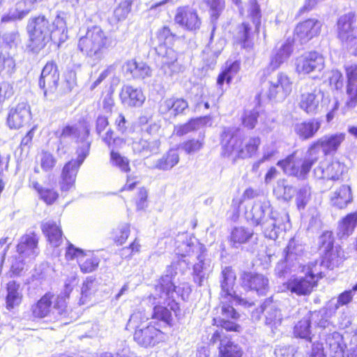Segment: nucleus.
<instances>
[{"mask_svg": "<svg viewBox=\"0 0 357 357\" xmlns=\"http://www.w3.org/2000/svg\"><path fill=\"white\" fill-rule=\"evenodd\" d=\"M345 137L344 132L325 135L310 145L303 158L292 154L278 161L277 165L285 174L305 178L312 166L318 160L321 149L325 155L335 153L344 141Z\"/></svg>", "mask_w": 357, "mask_h": 357, "instance_id": "nucleus-1", "label": "nucleus"}, {"mask_svg": "<svg viewBox=\"0 0 357 357\" xmlns=\"http://www.w3.org/2000/svg\"><path fill=\"white\" fill-rule=\"evenodd\" d=\"M110 162L113 167L118 168L121 172H128L130 170L129 160L113 149L110 153Z\"/></svg>", "mask_w": 357, "mask_h": 357, "instance_id": "nucleus-49", "label": "nucleus"}, {"mask_svg": "<svg viewBox=\"0 0 357 357\" xmlns=\"http://www.w3.org/2000/svg\"><path fill=\"white\" fill-rule=\"evenodd\" d=\"M202 248L201 245L198 243H195L190 240H186L183 241L181 244L177 246V254L182 256L185 257L187 255H190V253L195 252V250H199Z\"/></svg>", "mask_w": 357, "mask_h": 357, "instance_id": "nucleus-54", "label": "nucleus"}, {"mask_svg": "<svg viewBox=\"0 0 357 357\" xmlns=\"http://www.w3.org/2000/svg\"><path fill=\"white\" fill-rule=\"evenodd\" d=\"M209 8V12L212 20H217L225 9V0H204Z\"/></svg>", "mask_w": 357, "mask_h": 357, "instance_id": "nucleus-52", "label": "nucleus"}, {"mask_svg": "<svg viewBox=\"0 0 357 357\" xmlns=\"http://www.w3.org/2000/svg\"><path fill=\"white\" fill-rule=\"evenodd\" d=\"M38 239L34 233H29L22 236L17 246V257H13L11 261V270L15 274H19L24 266L30 262L38 254Z\"/></svg>", "mask_w": 357, "mask_h": 357, "instance_id": "nucleus-9", "label": "nucleus"}, {"mask_svg": "<svg viewBox=\"0 0 357 357\" xmlns=\"http://www.w3.org/2000/svg\"><path fill=\"white\" fill-rule=\"evenodd\" d=\"M239 69L240 63L238 61H227L224 69L218 77V86L221 87L225 82L229 84L232 78L238 73Z\"/></svg>", "mask_w": 357, "mask_h": 357, "instance_id": "nucleus-42", "label": "nucleus"}, {"mask_svg": "<svg viewBox=\"0 0 357 357\" xmlns=\"http://www.w3.org/2000/svg\"><path fill=\"white\" fill-rule=\"evenodd\" d=\"M315 285L313 279L306 275L305 277L295 278L287 282V289L298 296L310 294Z\"/></svg>", "mask_w": 357, "mask_h": 357, "instance_id": "nucleus-32", "label": "nucleus"}, {"mask_svg": "<svg viewBox=\"0 0 357 357\" xmlns=\"http://www.w3.org/2000/svg\"><path fill=\"white\" fill-rule=\"evenodd\" d=\"M243 284L245 287L255 291L259 295H266L268 290V280L261 274L245 273Z\"/></svg>", "mask_w": 357, "mask_h": 357, "instance_id": "nucleus-27", "label": "nucleus"}, {"mask_svg": "<svg viewBox=\"0 0 357 357\" xmlns=\"http://www.w3.org/2000/svg\"><path fill=\"white\" fill-rule=\"evenodd\" d=\"M245 218L253 225H261L264 236L272 240H275L285 229L284 219L288 215H279L273 211L270 202L266 198L257 199L245 212Z\"/></svg>", "mask_w": 357, "mask_h": 357, "instance_id": "nucleus-4", "label": "nucleus"}, {"mask_svg": "<svg viewBox=\"0 0 357 357\" xmlns=\"http://www.w3.org/2000/svg\"><path fill=\"white\" fill-rule=\"evenodd\" d=\"M174 34L168 26H163L157 31L158 45H172L175 39Z\"/></svg>", "mask_w": 357, "mask_h": 357, "instance_id": "nucleus-53", "label": "nucleus"}, {"mask_svg": "<svg viewBox=\"0 0 357 357\" xmlns=\"http://www.w3.org/2000/svg\"><path fill=\"white\" fill-rule=\"evenodd\" d=\"M130 229L128 223H122L113 231V238L119 245L123 244L130 235Z\"/></svg>", "mask_w": 357, "mask_h": 357, "instance_id": "nucleus-51", "label": "nucleus"}, {"mask_svg": "<svg viewBox=\"0 0 357 357\" xmlns=\"http://www.w3.org/2000/svg\"><path fill=\"white\" fill-rule=\"evenodd\" d=\"M112 45V39L98 26L88 28L77 42V49L95 63L105 58L107 50Z\"/></svg>", "mask_w": 357, "mask_h": 357, "instance_id": "nucleus-7", "label": "nucleus"}, {"mask_svg": "<svg viewBox=\"0 0 357 357\" xmlns=\"http://www.w3.org/2000/svg\"><path fill=\"white\" fill-rule=\"evenodd\" d=\"M188 107V102L183 98H170L161 101L159 112L169 116H176L183 114Z\"/></svg>", "mask_w": 357, "mask_h": 357, "instance_id": "nucleus-29", "label": "nucleus"}, {"mask_svg": "<svg viewBox=\"0 0 357 357\" xmlns=\"http://www.w3.org/2000/svg\"><path fill=\"white\" fill-rule=\"evenodd\" d=\"M96 282L95 279L88 278L84 282L81 290V299L82 304H84L90 296L96 291Z\"/></svg>", "mask_w": 357, "mask_h": 357, "instance_id": "nucleus-50", "label": "nucleus"}, {"mask_svg": "<svg viewBox=\"0 0 357 357\" xmlns=\"http://www.w3.org/2000/svg\"><path fill=\"white\" fill-rule=\"evenodd\" d=\"M264 310L266 317L265 324L275 333V331L281 325L282 315L278 309L276 303L271 300H266L264 303Z\"/></svg>", "mask_w": 357, "mask_h": 357, "instance_id": "nucleus-33", "label": "nucleus"}, {"mask_svg": "<svg viewBox=\"0 0 357 357\" xmlns=\"http://www.w3.org/2000/svg\"><path fill=\"white\" fill-rule=\"evenodd\" d=\"M298 312L303 315L294 326L293 333L296 337L305 339L307 341L312 340L311 321L313 317L318 316L316 312H312L306 309H299Z\"/></svg>", "mask_w": 357, "mask_h": 357, "instance_id": "nucleus-24", "label": "nucleus"}, {"mask_svg": "<svg viewBox=\"0 0 357 357\" xmlns=\"http://www.w3.org/2000/svg\"><path fill=\"white\" fill-rule=\"evenodd\" d=\"M273 191L278 198L285 201L290 200L295 193L294 188L284 179L278 181Z\"/></svg>", "mask_w": 357, "mask_h": 357, "instance_id": "nucleus-48", "label": "nucleus"}, {"mask_svg": "<svg viewBox=\"0 0 357 357\" xmlns=\"http://www.w3.org/2000/svg\"><path fill=\"white\" fill-rule=\"evenodd\" d=\"M176 272L172 266L167 267L165 275H162L155 285L154 293L143 300L144 303L154 305L151 317L169 324L172 321L171 310L178 316V303L175 302L174 296L179 294V287L176 290L174 279Z\"/></svg>", "mask_w": 357, "mask_h": 357, "instance_id": "nucleus-3", "label": "nucleus"}, {"mask_svg": "<svg viewBox=\"0 0 357 357\" xmlns=\"http://www.w3.org/2000/svg\"><path fill=\"white\" fill-rule=\"evenodd\" d=\"M156 52L162 57L164 66H167L172 72L177 70V54L170 45H158Z\"/></svg>", "mask_w": 357, "mask_h": 357, "instance_id": "nucleus-38", "label": "nucleus"}, {"mask_svg": "<svg viewBox=\"0 0 357 357\" xmlns=\"http://www.w3.org/2000/svg\"><path fill=\"white\" fill-rule=\"evenodd\" d=\"M325 342L331 357H343L347 344L342 334L333 331L326 335Z\"/></svg>", "mask_w": 357, "mask_h": 357, "instance_id": "nucleus-31", "label": "nucleus"}, {"mask_svg": "<svg viewBox=\"0 0 357 357\" xmlns=\"http://www.w3.org/2000/svg\"><path fill=\"white\" fill-rule=\"evenodd\" d=\"M337 37L354 55H357V16L353 13L343 15L337 22Z\"/></svg>", "mask_w": 357, "mask_h": 357, "instance_id": "nucleus-10", "label": "nucleus"}, {"mask_svg": "<svg viewBox=\"0 0 357 357\" xmlns=\"http://www.w3.org/2000/svg\"><path fill=\"white\" fill-rule=\"evenodd\" d=\"M329 102L328 96L313 84L301 87L298 98L299 108L309 115L316 114Z\"/></svg>", "mask_w": 357, "mask_h": 357, "instance_id": "nucleus-8", "label": "nucleus"}, {"mask_svg": "<svg viewBox=\"0 0 357 357\" xmlns=\"http://www.w3.org/2000/svg\"><path fill=\"white\" fill-rule=\"evenodd\" d=\"M204 145L203 139H190L185 142L181 148L188 154L194 153L202 149Z\"/></svg>", "mask_w": 357, "mask_h": 357, "instance_id": "nucleus-61", "label": "nucleus"}, {"mask_svg": "<svg viewBox=\"0 0 357 357\" xmlns=\"http://www.w3.org/2000/svg\"><path fill=\"white\" fill-rule=\"evenodd\" d=\"M329 83L331 86L338 90L342 88L344 79L342 74L337 70H333L330 73L328 77Z\"/></svg>", "mask_w": 357, "mask_h": 357, "instance_id": "nucleus-62", "label": "nucleus"}, {"mask_svg": "<svg viewBox=\"0 0 357 357\" xmlns=\"http://www.w3.org/2000/svg\"><path fill=\"white\" fill-rule=\"evenodd\" d=\"M66 18L67 14L62 11L56 12L51 24L44 15L30 18L27 24L29 37L27 48L38 53L50 40L59 45L64 43L68 38Z\"/></svg>", "mask_w": 357, "mask_h": 357, "instance_id": "nucleus-2", "label": "nucleus"}, {"mask_svg": "<svg viewBox=\"0 0 357 357\" xmlns=\"http://www.w3.org/2000/svg\"><path fill=\"white\" fill-rule=\"evenodd\" d=\"M160 144L159 139L143 135L141 138L133 141L132 149L135 153L149 157L160 151Z\"/></svg>", "mask_w": 357, "mask_h": 357, "instance_id": "nucleus-22", "label": "nucleus"}, {"mask_svg": "<svg viewBox=\"0 0 357 357\" xmlns=\"http://www.w3.org/2000/svg\"><path fill=\"white\" fill-rule=\"evenodd\" d=\"M222 280L221 281V303L222 316L219 319L218 326L227 331H238L240 326L229 319L236 320L239 314L234 310V303L242 304L243 300L235 294L233 289L236 280V275L230 267H225L222 271Z\"/></svg>", "mask_w": 357, "mask_h": 357, "instance_id": "nucleus-5", "label": "nucleus"}, {"mask_svg": "<svg viewBox=\"0 0 357 357\" xmlns=\"http://www.w3.org/2000/svg\"><path fill=\"white\" fill-rule=\"evenodd\" d=\"M123 70L126 75L134 79H145L151 76L150 67L143 61L131 59L123 65Z\"/></svg>", "mask_w": 357, "mask_h": 357, "instance_id": "nucleus-28", "label": "nucleus"}, {"mask_svg": "<svg viewBox=\"0 0 357 357\" xmlns=\"http://www.w3.org/2000/svg\"><path fill=\"white\" fill-rule=\"evenodd\" d=\"M344 165L337 160L323 161L314 169L319 179L337 180L343 173Z\"/></svg>", "mask_w": 357, "mask_h": 357, "instance_id": "nucleus-21", "label": "nucleus"}, {"mask_svg": "<svg viewBox=\"0 0 357 357\" xmlns=\"http://www.w3.org/2000/svg\"><path fill=\"white\" fill-rule=\"evenodd\" d=\"M249 13L252 18L253 22L257 29L260 24L261 13L260 8L257 0H250L249 1Z\"/></svg>", "mask_w": 357, "mask_h": 357, "instance_id": "nucleus-63", "label": "nucleus"}, {"mask_svg": "<svg viewBox=\"0 0 357 357\" xmlns=\"http://www.w3.org/2000/svg\"><path fill=\"white\" fill-rule=\"evenodd\" d=\"M321 128V121L312 119L303 122L296 123L294 126V131L302 140L312 138Z\"/></svg>", "mask_w": 357, "mask_h": 357, "instance_id": "nucleus-30", "label": "nucleus"}, {"mask_svg": "<svg viewBox=\"0 0 357 357\" xmlns=\"http://www.w3.org/2000/svg\"><path fill=\"white\" fill-rule=\"evenodd\" d=\"M90 144L86 142L77 151V158L67 162L63 169L59 181L62 192H67L75 189V180L79 168L86 158L89 151Z\"/></svg>", "mask_w": 357, "mask_h": 357, "instance_id": "nucleus-12", "label": "nucleus"}, {"mask_svg": "<svg viewBox=\"0 0 357 357\" xmlns=\"http://www.w3.org/2000/svg\"><path fill=\"white\" fill-rule=\"evenodd\" d=\"M31 117L29 105L26 102L19 103L9 112L7 123L12 129H19L28 122Z\"/></svg>", "mask_w": 357, "mask_h": 357, "instance_id": "nucleus-23", "label": "nucleus"}, {"mask_svg": "<svg viewBox=\"0 0 357 357\" xmlns=\"http://www.w3.org/2000/svg\"><path fill=\"white\" fill-rule=\"evenodd\" d=\"M324 264L321 262L319 264L317 261L312 262L307 267L306 275L313 279L314 282L316 284L319 279L323 277L321 267Z\"/></svg>", "mask_w": 357, "mask_h": 357, "instance_id": "nucleus-60", "label": "nucleus"}, {"mask_svg": "<svg viewBox=\"0 0 357 357\" xmlns=\"http://www.w3.org/2000/svg\"><path fill=\"white\" fill-rule=\"evenodd\" d=\"M347 357H357V329L350 335L349 343L347 344Z\"/></svg>", "mask_w": 357, "mask_h": 357, "instance_id": "nucleus-64", "label": "nucleus"}, {"mask_svg": "<svg viewBox=\"0 0 357 357\" xmlns=\"http://www.w3.org/2000/svg\"><path fill=\"white\" fill-rule=\"evenodd\" d=\"M293 52V46L290 40H287L280 47L275 48L271 56L268 69L275 70L282 63L286 62Z\"/></svg>", "mask_w": 357, "mask_h": 357, "instance_id": "nucleus-26", "label": "nucleus"}, {"mask_svg": "<svg viewBox=\"0 0 357 357\" xmlns=\"http://www.w3.org/2000/svg\"><path fill=\"white\" fill-rule=\"evenodd\" d=\"M198 262L193 266V280L199 286H203L212 271L211 261L206 259L202 255L197 257Z\"/></svg>", "mask_w": 357, "mask_h": 357, "instance_id": "nucleus-34", "label": "nucleus"}, {"mask_svg": "<svg viewBox=\"0 0 357 357\" xmlns=\"http://www.w3.org/2000/svg\"><path fill=\"white\" fill-rule=\"evenodd\" d=\"M252 229L245 227H235L230 234V243L233 247L238 248L240 245L246 243L253 236Z\"/></svg>", "mask_w": 357, "mask_h": 357, "instance_id": "nucleus-40", "label": "nucleus"}, {"mask_svg": "<svg viewBox=\"0 0 357 357\" xmlns=\"http://www.w3.org/2000/svg\"><path fill=\"white\" fill-rule=\"evenodd\" d=\"M201 122L198 119H192L183 125L176 126L174 128V132L178 136H183L190 131L197 130L199 128Z\"/></svg>", "mask_w": 357, "mask_h": 357, "instance_id": "nucleus-57", "label": "nucleus"}, {"mask_svg": "<svg viewBox=\"0 0 357 357\" xmlns=\"http://www.w3.org/2000/svg\"><path fill=\"white\" fill-rule=\"evenodd\" d=\"M163 339L161 331L152 325H146L134 333V340L140 346L153 347Z\"/></svg>", "mask_w": 357, "mask_h": 357, "instance_id": "nucleus-18", "label": "nucleus"}, {"mask_svg": "<svg viewBox=\"0 0 357 357\" xmlns=\"http://www.w3.org/2000/svg\"><path fill=\"white\" fill-rule=\"evenodd\" d=\"M259 112L256 109L245 110L242 116L243 124L248 129H253L257 123Z\"/></svg>", "mask_w": 357, "mask_h": 357, "instance_id": "nucleus-58", "label": "nucleus"}, {"mask_svg": "<svg viewBox=\"0 0 357 357\" xmlns=\"http://www.w3.org/2000/svg\"><path fill=\"white\" fill-rule=\"evenodd\" d=\"M149 314H147L144 310L140 308L135 310L130 315V319L126 325V329L135 330L140 329L143 326H146L144 324L149 320Z\"/></svg>", "mask_w": 357, "mask_h": 357, "instance_id": "nucleus-45", "label": "nucleus"}, {"mask_svg": "<svg viewBox=\"0 0 357 357\" xmlns=\"http://www.w3.org/2000/svg\"><path fill=\"white\" fill-rule=\"evenodd\" d=\"M352 199L351 188L349 185H343L337 190L331 197L333 205L340 208L345 207Z\"/></svg>", "mask_w": 357, "mask_h": 357, "instance_id": "nucleus-43", "label": "nucleus"}, {"mask_svg": "<svg viewBox=\"0 0 357 357\" xmlns=\"http://www.w3.org/2000/svg\"><path fill=\"white\" fill-rule=\"evenodd\" d=\"M132 2V1L126 0L115 8L114 15L118 21L123 20L127 17L130 11Z\"/></svg>", "mask_w": 357, "mask_h": 357, "instance_id": "nucleus-59", "label": "nucleus"}, {"mask_svg": "<svg viewBox=\"0 0 357 357\" xmlns=\"http://www.w3.org/2000/svg\"><path fill=\"white\" fill-rule=\"evenodd\" d=\"M121 102L128 107H141L146 97L141 89L130 85L123 86L120 93Z\"/></svg>", "mask_w": 357, "mask_h": 357, "instance_id": "nucleus-25", "label": "nucleus"}, {"mask_svg": "<svg viewBox=\"0 0 357 357\" xmlns=\"http://www.w3.org/2000/svg\"><path fill=\"white\" fill-rule=\"evenodd\" d=\"M293 81L285 73L279 72L268 81L267 96L270 100L282 101L292 91Z\"/></svg>", "mask_w": 357, "mask_h": 357, "instance_id": "nucleus-15", "label": "nucleus"}, {"mask_svg": "<svg viewBox=\"0 0 357 357\" xmlns=\"http://www.w3.org/2000/svg\"><path fill=\"white\" fill-rule=\"evenodd\" d=\"M321 22L314 18L308 19L297 24L294 33L296 39L304 44L319 35Z\"/></svg>", "mask_w": 357, "mask_h": 357, "instance_id": "nucleus-19", "label": "nucleus"}, {"mask_svg": "<svg viewBox=\"0 0 357 357\" xmlns=\"http://www.w3.org/2000/svg\"><path fill=\"white\" fill-rule=\"evenodd\" d=\"M357 225V212L348 214L338 227L337 235L343 238L351 235Z\"/></svg>", "mask_w": 357, "mask_h": 357, "instance_id": "nucleus-44", "label": "nucleus"}, {"mask_svg": "<svg viewBox=\"0 0 357 357\" xmlns=\"http://www.w3.org/2000/svg\"><path fill=\"white\" fill-rule=\"evenodd\" d=\"M179 160L178 151L170 149L155 161L154 167L160 170L168 171L175 167L178 163Z\"/></svg>", "mask_w": 357, "mask_h": 357, "instance_id": "nucleus-39", "label": "nucleus"}, {"mask_svg": "<svg viewBox=\"0 0 357 357\" xmlns=\"http://www.w3.org/2000/svg\"><path fill=\"white\" fill-rule=\"evenodd\" d=\"M222 154L233 162L238 158H250L256 153L261 139L259 137H250L244 143L238 135V130L225 128L221 135Z\"/></svg>", "mask_w": 357, "mask_h": 357, "instance_id": "nucleus-6", "label": "nucleus"}, {"mask_svg": "<svg viewBox=\"0 0 357 357\" xmlns=\"http://www.w3.org/2000/svg\"><path fill=\"white\" fill-rule=\"evenodd\" d=\"M59 73L57 66L53 61L47 62L44 66L39 79V86L44 90V95L47 92L53 93L57 88Z\"/></svg>", "mask_w": 357, "mask_h": 357, "instance_id": "nucleus-20", "label": "nucleus"}, {"mask_svg": "<svg viewBox=\"0 0 357 357\" xmlns=\"http://www.w3.org/2000/svg\"><path fill=\"white\" fill-rule=\"evenodd\" d=\"M294 66L298 75L321 73L325 68V59L318 52H307L295 59Z\"/></svg>", "mask_w": 357, "mask_h": 357, "instance_id": "nucleus-14", "label": "nucleus"}, {"mask_svg": "<svg viewBox=\"0 0 357 357\" xmlns=\"http://www.w3.org/2000/svg\"><path fill=\"white\" fill-rule=\"evenodd\" d=\"M89 134V129L86 126L84 125H67L62 128L61 133L59 135V139L62 141L66 138H70L72 139L85 141Z\"/></svg>", "mask_w": 357, "mask_h": 357, "instance_id": "nucleus-35", "label": "nucleus"}, {"mask_svg": "<svg viewBox=\"0 0 357 357\" xmlns=\"http://www.w3.org/2000/svg\"><path fill=\"white\" fill-rule=\"evenodd\" d=\"M320 244V250L323 254L322 263L330 269L337 266L345 258L344 252L339 246L333 245V237L332 232L326 231L319 240Z\"/></svg>", "mask_w": 357, "mask_h": 357, "instance_id": "nucleus-13", "label": "nucleus"}, {"mask_svg": "<svg viewBox=\"0 0 357 357\" xmlns=\"http://www.w3.org/2000/svg\"><path fill=\"white\" fill-rule=\"evenodd\" d=\"M6 290V308L10 310L21 303L22 293L20 289V285L17 284L15 281H10L7 284Z\"/></svg>", "mask_w": 357, "mask_h": 357, "instance_id": "nucleus-37", "label": "nucleus"}, {"mask_svg": "<svg viewBox=\"0 0 357 357\" xmlns=\"http://www.w3.org/2000/svg\"><path fill=\"white\" fill-rule=\"evenodd\" d=\"M100 260L90 251L84 253V256L78 261L81 271L83 273L94 271L98 266Z\"/></svg>", "mask_w": 357, "mask_h": 357, "instance_id": "nucleus-47", "label": "nucleus"}, {"mask_svg": "<svg viewBox=\"0 0 357 357\" xmlns=\"http://www.w3.org/2000/svg\"><path fill=\"white\" fill-rule=\"evenodd\" d=\"M220 357H242L241 347L228 340H222L219 347Z\"/></svg>", "mask_w": 357, "mask_h": 357, "instance_id": "nucleus-46", "label": "nucleus"}, {"mask_svg": "<svg viewBox=\"0 0 357 357\" xmlns=\"http://www.w3.org/2000/svg\"><path fill=\"white\" fill-rule=\"evenodd\" d=\"M284 252L287 262H291L292 266H296V264H300L299 258L303 255V246L293 238L289 241Z\"/></svg>", "mask_w": 357, "mask_h": 357, "instance_id": "nucleus-41", "label": "nucleus"}, {"mask_svg": "<svg viewBox=\"0 0 357 357\" xmlns=\"http://www.w3.org/2000/svg\"><path fill=\"white\" fill-rule=\"evenodd\" d=\"M38 0H18L15 4V9L24 18L34 8Z\"/></svg>", "mask_w": 357, "mask_h": 357, "instance_id": "nucleus-55", "label": "nucleus"}, {"mask_svg": "<svg viewBox=\"0 0 357 357\" xmlns=\"http://www.w3.org/2000/svg\"><path fill=\"white\" fill-rule=\"evenodd\" d=\"M310 198V188L308 186L301 188L296 194V205L299 210L304 209Z\"/></svg>", "mask_w": 357, "mask_h": 357, "instance_id": "nucleus-56", "label": "nucleus"}, {"mask_svg": "<svg viewBox=\"0 0 357 357\" xmlns=\"http://www.w3.org/2000/svg\"><path fill=\"white\" fill-rule=\"evenodd\" d=\"M52 296L49 294H45L41 298L31 306L32 315L36 318H45L52 316L58 318L59 316L66 315V301L62 296H59L52 304Z\"/></svg>", "mask_w": 357, "mask_h": 357, "instance_id": "nucleus-11", "label": "nucleus"}, {"mask_svg": "<svg viewBox=\"0 0 357 357\" xmlns=\"http://www.w3.org/2000/svg\"><path fill=\"white\" fill-rule=\"evenodd\" d=\"M43 232L45 234L49 243L53 247H58L62 242V231L60 226L52 220L43 222L41 225Z\"/></svg>", "mask_w": 357, "mask_h": 357, "instance_id": "nucleus-36", "label": "nucleus"}, {"mask_svg": "<svg viewBox=\"0 0 357 357\" xmlns=\"http://www.w3.org/2000/svg\"><path fill=\"white\" fill-rule=\"evenodd\" d=\"M174 20L182 29L189 31H196L202 25V20L197 10L190 6L178 7L176 10Z\"/></svg>", "mask_w": 357, "mask_h": 357, "instance_id": "nucleus-16", "label": "nucleus"}, {"mask_svg": "<svg viewBox=\"0 0 357 357\" xmlns=\"http://www.w3.org/2000/svg\"><path fill=\"white\" fill-rule=\"evenodd\" d=\"M347 75V96L345 108L354 109L357 112V65L354 63L345 66Z\"/></svg>", "mask_w": 357, "mask_h": 357, "instance_id": "nucleus-17", "label": "nucleus"}]
</instances>
